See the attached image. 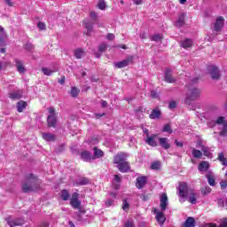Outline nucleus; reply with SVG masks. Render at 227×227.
Masks as SVG:
<instances>
[{
	"mask_svg": "<svg viewBox=\"0 0 227 227\" xmlns=\"http://www.w3.org/2000/svg\"><path fill=\"white\" fill-rule=\"evenodd\" d=\"M129 202H127V200H123V206H122V210H125V212H127V210H129Z\"/></svg>",
	"mask_w": 227,
	"mask_h": 227,
	"instance_id": "48",
	"label": "nucleus"
},
{
	"mask_svg": "<svg viewBox=\"0 0 227 227\" xmlns=\"http://www.w3.org/2000/svg\"><path fill=\"white\" fill-rule=\"evenodd\" d=\"M152 42H161L162 35L160 34H156L151 37Z\"/></svg>",
	"mask_w": 227,
	"mask_h": 227,
	"instance_id": "40",
	"label": "nucleus"
},
{
	"mask_svg": "<svg viewBox=\"0 0 227 227\" xmlns=\"http://www.w3.org/2000/svg\"><path fill=\"white\" fill-rule=\"evenodd\" d=\"M127 157H129V154L125 153H119L115 155L114 159V164H121L123 162H125V160H127Z\"/></svg>",
	"mask_w": 227,
	"mask_h": 227,
	"instance_id": "8",
	"label": "nucleus"
},
{
	"mask_svg": "<svg viewBox=\"0 0 227 227\" xmlns=\"http://www.w3.org/2000/svg\"><path fill=\"white\" fill-rule=\"evenodd\" d=\"M94 160L95 159H102V157H104V151L97 148V147H94Z\"/></svg>",
	"mask_w": 227,
	"mask_h": 227,
	"instance_id": "30",
	"label": "nucleus"
},
{
	"mask_svg": "<svg viewBox=\"0 0 227 227\" xmlns=\"http://www.w3.org/2000/svg\"><path fill=\"white\" fill-rule=\"evenodd\" d=\"M217 160L221 162L223 166H227V158L224 157L223 153H219L217 155Z\"/></svg>",
	"mask_w": 227,
	"mask_h": 227,
	"instance_id": "31",
	"label": "nucleus"
},
{
	"mask_svg": "<svg viewBox=\"0 0 227 227\" xmlns=\"http://www.w3.org/2000/svg\"><path fill=\"white\" fill-rule=\"evenodd\" d=\"M156 219L159 223V224H164V223H166V216H164V213L162 212H158L156 214Z\"/></svg>",
	"mask_w": 227,
	"mask_h": 227,
	"instance_id": "29",
	"label": "nucleus"
},
{
	"mask_svg": "<svg viewBox=\"0 0 227 227\" xmlns=\"http://www.w3.org/2000/svg\"><path fill=\"white\" fill-rule=\"evenodd\" d=\"M204 227H217V225H216L215 223H206V224L204 225Z\"/></svg>",
	"mask_w": 227,
	"mask_h": 227,
	"instance_id": "59",
	"label": "nucleus"
},
{
	"mask_svg": "<svg viewBox=\"0 0 227 227\" xmlns=\"http://www.w3.org/2000/svg\"><path fill=\"white\" fill-rule=\"evenodd\" d=\"M106 38H107L109 41H113V40H114V34H108V35H106Z\"/></svg>",
	"mask_w": 227,
	"mask_h": 227,
	"instance_id": "57",
	"label": "nucleus"
},
{
	"mask_svg": "<svg viewBox=\"0 0 227 227\" xmlns=\"http://www.w3.org/2000/svg\"><path fill=\"white\" fill-rule=\"evenodd\" d=\"M124 227H134V221H132V220H128V221L124 223Z\"/></svg>",
	"mask_w": 227,
	"mask_h": 227,
	"instance_id": "49",
	"label": "nucleus"
},
{
	"mask_svg": "<svg viewBox=\"0 0 227 227\" xmlns=\"http://www.w3.org/2000/svg\"><path fill=\"white\" fill-rule=\"evenodd\" d=\"M151 97H152V98H159V93H157V91H155V90H152Z\"/></svg>",
	"mask_w": 227,
	"mask_h": 227,
	"instance_id": "52",
	"label": "nucleus"
},
{
	"mask_svg": "<svg viewBox=\"0 0 227 227\" xmlns=\"http://www.w3.org/2000/svg\"><path fill=\"white\" fill-rule=\"evenodd\" d=\"M117 168L119 171H121V173H127V171L130 169V165L129 164V162L124 161L117 165Z\"/></svg>",
	"mask_w": 227,
	"mask_h": 227,
	"instance_id": "20",
	"label": "nucleus"
},
{
	"mask_svg": "<svg viewBox=\"0 0 227 227\" xmlns=\"http://www.w3.org/2000/svg\"><path fill=\"white\" fill-rule=\"evenodd\" d=\"M224 27V18L222 16L218 17L214 24V31L216 33L221 31Z\"/></svg>",
	"mask_w": 227,
	"mask_h": 227,
	"instance_id": "9",
	"label": "nucleus"
},
{
	"mask_svg": "<svg viewBox=\"0 0 227 227\" xmlns=\"http://www.w3.org/2000/svg\"><path fill=\"white\" fill-rule=\"evenodd\" d=\"M9 98L12 100H19V98H22V90H17L9 94Z\"/></svg>",
	"mask_w": 227,
	"mask_h": 227,
	"instance_id": "24",
	"label": "nucleus"
},
{
	"mask_svg": "<svg viewBox=\"0 0 227 227\" xmlns=\"http://www.w3.org/2000/svg\"><path fill=\"white\" fill-rule=\"evenodd\" d=\"M160 110H159V108H155L152 111L149 118H151V120H159V118H160Z\"/></svg>",
	"mask_w": 227,
	"mask_h": 227,
	"instance_id": "23",
	"label": "nucleus"
},
{
	"mask_svg": "<svg viewBox=\"0 0 227 227\" xmlns=\"http://www.w3.org/2000/svg\"><path fill=\"white\" fill-rule=\"evenodd\" d=\"M216 123L218 125H222V123H223V128L222 129V131L220 132V136H223V137L227 136V121L224 122V117H219L216 120Z\"/></svg>",
	"mask_w": 227,
	"mask_h": 227,
	"instance_id": "10",
	"label": "nucleus"
},
{
	"mask_svg": "<svg viewBox=\"0 0 227 227\" xmlns=\"http://www.w3.org/2000/svg\"><path fill=\"white\" fill-rule=\"evenodd\" d=\"M114 201V200H111V199L107 200L106 201V207H111V206L113 205Z\"/></svg>",
	"mask_w": 227,
	"mask_h": 227,
	"instance_id": "55",
	"label": "nucleus"
},
{
	"mask_svg": "<svg viewBox=\"0 0 227 227\" xmlns=\"http://www.w3.org/2000/svg\"><path fill=\"white\" fill-rule=\"evenodd\" d=\"M176 107V102L175 101H170L168 104V108L169 109H175Z\"/></svg>",
	"mask_w": 227,
	"mask_h": 227,
	"instance_id": "51",
	"label": "nucleus"
},
{
	"mask_svg": "<svg viewBox=\"0 0 227 227\" xmlns=\"http://www.w3.org/2000/svg\"><path fill=\"white\" fill-rule=\"evenodd\" d=\"M70 204L71 207H73V208L76 210H79V208H81V200H79V193L74 192L72 194Z\"/></svg>",
	"mask_w": 227,
	"mask_h": 227,
	"instance_id": "7",
	"label": "nucleus"
},
{
	"mask_svg": "<svg viewBox=\"0 0 227 227\" xmlns=\"http://www.w3.org/2000/svg\"><path fill=\"white\" fill-rule=\"evenodd\" d=\"M25 49L27 51H33V44H31V43H27L25 44Z\"/></svg>",
	"mask_w": 227,
	"mask_h": 227,
	"instance_id": "53",
	"label": "nucleus"
},
{
	"mask_svg": "<svg viewBox=\"0 0 227 227\" xmlns=\"http://www.w3.org/2000/svg\"><path fill=\"white\" fill-rule=\"evenodd\" d=\"M133 3L137 5L143 4V0H133Z\"/></svg>",
	"mask_w": 227,
	"mask_h": 227,
	"instance_id": "60",
	"label": "nucleus"
},
{
	"mask_svg": "<svg viewBox=\"0 0 227 227\" xmlns=\"http://www.w3.org/2000/svg\"><path fill=\"white\" fill-rule=\"evenodd\" d=\"M61 198L62 200H64V201L68 200V199L70 198V193L68 192V191L63 190L61 192Z\"/></svg>",
	"mask_w": 227,
	"mask_h": 227,
	"instance_id": "39",
	"label": "nucleus"
},
{
	"mask_svg": "<svg viewBox=\"0 0 227 227\" xmlns=\"http://www.w3.org/2000/svg\"><path fill=\"white\" fill-rule=\"evenodd\" d=\"M147 178L146 176H140L137 178L136 185L137 189H143L146 185Z\"/></svg>",
	"mask_w": 227,
	"mask_h": 227,
	"instance_id": "19",
	"label": "nucleus"
},
{
	"mask_svg": "<svg viewBox=\"0 0 227 227\" xmlns=\"http://www.w3.org/2000/svg\"><path fill=\"white\" fill-rule=\"evenodd\" d=\"M90 19H92V20L95 22V20H97V12H90Z\"/></svg>",
	"mask_w": 227,
	"mask_h": 227,
	"instance_id": "54",
	"label": "nucleus"
},
{
	"mask_svg": "<svg viewBox=\"0 0 227 227\" xmlns=\"http://www.w3.org/2000/svg\"><path fill=\"white\" fill-rule=\"evenodd\" d=\"M202 194H210V192H212V189H210V187L206 186L204 189L201 190Z\"/></svg>",
	"mask_w": 227,
	"mask_h": 227,
	"instance_id": "47",
	"label": "nucleus"
},
{
	"mask_svg": "<svg viewBox=\"0 0 227 227\" xmlns=\"http://www.w3.org/2000/svg\"><path fill=\"white\" fill-rule=\"evenodd\" d=\"M171 74H172L171 68H167L165 70V82H169V83L176 82V80L173 77V75Z\"/></svg>",
	"mask_w": 227,
	"mask_h": 227,
	"instance_id": "17",
	"label": "nucleus"
},
{
	"mask_svg": "<svg viewBox=\"0 0 227 227\" xmlns=\"http://www.w3.org/2000/svg\"><path fill=\"white\" fill-rule=\"evenodd\" d=\"M42 72L44 75H52L56 72V69L51 70L48 67H42Z\"/></svg>",
	"mask_w": 227,
	"mask_h": 227,
	"instance_id": "36",
	"label": "nucleus"
},
{
	"mask_svg": "<svg viewBox=\"0 0 227 227\" xmlns=\"http://www.w3.org/2000/svg\"><path fill=\"white\" fill-rule=\"evenodd\" d=\"M4 3L7 6H13V2H12V0H4Z\"/></svg>",
	"mask_w": 227,
	"mask_h": 227,
	"instance_id": "58",
	"label": "nucleus"
},
{
	"mask_svg": "<svg viewBox=\"0 0 227 227\" xmlns=\"http://www.w3.org/2000/svg\"><path fill=\"white\" fill-rule=\"evenodd\" d=\"M81 159L84 160V162H91L92 160H95V157L91 156V153L88 151H83L81 153Z\"/></svg>",
	"mask_w": 227,
	"mask_h": 227,
	"instance_id": "15",
	"label": "nucleus"
},
{
	"mask_svg": "<svg viewBox=\"0 0 227 227\" xmlns=\"http://www.w3.org/2000/svg\"><path fill=\"white\" fill-rule=\"evenodd\" d=\"M144 134L146 135V137H150V133L148 131V129H144Z\"/></svg>",
	"mask_w": 227,
	"mask_h": 227,
	"instance_id": "64",
	"label": "nucleus"
},
{
	"mask_svg": "<svg viewBox=\"0 0 227 227\" xmlns=\"http://www.w3.org/2000/svg\"><path fill=\"white\" fill-rule=\"evenodd\" d=\"M98 51H99V52H106V51H107V43H102L98 46Z\"/></svg>",
	"mask_w": 227,
	"mask_h": 227,
	"instance_id": "42",
	"label": "nucleus"
},
{
	"mask_svg": "<svg viewBox=\"0 0 227 227\" xmlns=\"http://www.w3.org/2000/svg\"><path fill=\"white\" fill-rule=\"evenodd\" d=\"M199 171H208V162L201 161L199 164Z\"/></svg>",
	"mask_w": 227,
	"mask_h": 227,
	"instance_id": "32",
	"label": "nucleus"
},
{
	"mask_svg": "<svg viewBox=\"0 0 227 227\" xmlns=\"http://www.w3.org/2000/svg\"><path fill=\"white\" fill-rule=\"evenodd\" d=\"M48 127L56 128V123H58V118L56 117V110L54 109V106H51L50 108H48Z\"/></svg>",
	"mask_w": 227,
	"mask_h": 227,
	"instance_id": "3",
	"label": "nucleus"
},
{
	"mask_svg": "<svg viewBox=\"0 0 227 227\" xmlns=\"http://www.w3.org/2000/svg\"><path fill=\"white\" fill-rule=\"evenodd\" d=\"M23 192H38L42 189V181L35 174H27L22 182Z\"/></svg>",
	"mask_w": 227,
	"mask_h": 227,
	"instance_id": "1",
	"label": "nucleus"
},
{
	"mask_svg": "<svg viewBox=\"0 0 227 227\" xmlns=\"http://www.w3.org/2000/svg\"><path fill=\"white\" fill-rule=\"evenodd\" d=\"M133 61H134V57L129 56L122 61L115 62L114 67L115 68H125V67H129V65H130V63H132Z\"/></svg>",
	"mask_w": 227,
	"mask_h": 227,
	"instance_id": "6",
	"label": "nucleus"
},
{
	"mask_svg": "<svg viewBox=\"0 0 227 227\" xmlns=\"http://www.w3.org/2000/svg\"><path fill=\"white\" fill-rule=\"evenodd\" d=\"M80 91L81 90H79V89H77L76 87H72L71 91H70V95H71V97L75 98L76 97L79 96Z\"/></svg>",
	"mask_w": 227,
	"mask_h": 227,
	"instance_id": "37",
	"label": "nucleus"
},
{
	"mask_svg": "<svg viewBox=\"0 0 227 227\" xmlns=\"http://www.w3.org/2000/svg\"><path fill=\"white\" fill-rule=\"evenodd\" d=\"M175 145H176L179 146V147L184 146V143L178 142V140H175Z\"/></svg>",
	"mask_w": 227,
	"mask_h": 227,
	"instance_id": "61",
	"label": "nucleus"
},
{
	"mask_svg": "<svg viewBox=\"0 0 227 227\" xmlns=\"http://www.w3.org/2000/svg\"><path fill=\"white\" fill-rule=\"evenodd\" d=\"M220 185H221L222 189H226V187H227V182H226V181H222V182L220 183Z\"/></svg>",
	"mask_w": 227,
	"mask_h": 227,
	"instance_id": "56",
	"label": "nucleus"
},
{
	"mask_svg": "<svg viewBox=\"0 0 227 227\" xmlns=\"http://www.w3.org/2000/svg\"><path fill=\"white\" fill-rule=\"evenodd\" d=\"M220 225L218 227H227V218H222L219 221Z\"/></svg>",
	"mask_w": 227,
	"mask_h": 227,
	"instance_id": "46",
	"label": "nucleus"
},
{
	"mask_svg": "<svg viewBox=\"0 0 227 227\" xmlns=\"http://www.w3.org/2000/svg\"><path fill=\"white\" fill-rule=\"evenodd\" d=\"M160 168V162L154 161L151 165V169H159Z\"/></svg>",
	"mask_w": 227,
	"mask_h": 227,
	"instance_id": "44",
	"label": "nucleus"
},
{
	"mask_svg": "<svg viewBox=\"0 0 227 227\" xmlns=\"http://www.w3.org/2000/svg\"><path fill=\"white\" fill-rule=\"evenodd\" d=\"M114 180H115V182H117V184H120V181H121L120 176L115 175L114 176Z\"/></svg>",
	"mask_w": 227,
	"mask_h": 227,
	"instance_id": "63",
	"label": "nucleus"
},
{
	"mask_svg": "<svg viewBox=\"0 0 227 227\" xmlns=\"http://www.w3.org/2000/svg\"><path fill=\"white\" fill-rule=\"evenodd\" d=\"M162 132H168V134H173V129H171V126L169 124H166L163 127Z\"/></svg>",
	"mask_w": 227,
	"mask_h": 227,
	"instance_id": "41",
	"label": "nucleus"
},
{
	"mask_svg": "<svg viewBox=\"0 0 227 227\" xmlns=\"http://www.w3.org/2000/svg\"><path fill=\"white\" fill-rule=\"evenodd\" d=\"M88 184H90V179L87 177H79L75 181L76 185H88Z\"/></svg>",
	"mask_w": 227,
	"mask_h": 227,
	"instance_id": "27",
	"label": "nucleus"
},
{
	"mask_svg": "<svg viewBox=\"0 0 227 227\" xmlns=\"http://www.w3.org/2000/svg\"><path fill=\"white\" fill-rule=\"evenodd\" d=\"M83 26L87 29V35H91L93 33V22L86 20L83 21Z\"/></svg>",
	"mask_w": 227,
	"mask_h": 227,
	"instance_id": "21",
	"label": "nucleus"
},
{
	"mask_svg": "<svg viewBox=\"0 0 227 227\" xmlns=\"http://www.w3.org/2000/svg\"><path fill=\"white\" fill-rule=\"evenodd\" d=\"M192 156L194 157V159H201V157L203 156V153H201V151L198 149L193 148Z\"/></svg>",
	"mask_w": 227,
	"mask_h": 227,
	"instance_id": "34",
	"label": "nucleus"
},
{
	"mask_svg": "<svg viewBox=\"0 0 227 227\" xmlns=\"http://www.w3.org/2000/svg\"><path fill=\"white\" fill-rule=\"evenodd\" d=\"M101 106L107 107V102L106 100H101Z\"/></svg>",
	"mask_w": 227,
	"mask_h": 227,
	"instance_id": "62",
	"label": "nucleus"
},
{
	"mask_svg": "<svg viewBox=\"0 0 227 227\" xmlns=\"http://www.w3.org/2000/svg\"><path fill=\"white\" fill-rule=\"evenodd\" d=\"M186 13L185 12H180L178 15V18L175 23L176 27H182V26H184V24H185V17H186Z\"/></svg>",
	"mask_w": 227,
	"mask_h": 227,
	"instance_id": "12",
	"label": "nucleus"
},
{
	"mask_svg": "<svg viewBox=\"0 0 227 227\" xmlns=\"http://www.w3.org/2000/svg\"><path fill=\"white\" fill-rule=\"evenodd\" d=\"M201 91H200L199 89L193 88V89H189L187 94H186V99L185 102L189 103L191 100H196L198 97H200Z\"/></svg>",
	"mask_w": 227,
	"mask_h": 227,
	"instance_id": "4",
	"label": "nucleus"
},
{
	"mask_svg": "<svg viewBox=\"0 0 227 227\" xmlns=\"http://www.w3.org/2000/svg\"><path fill=\"white\" fill-rule=\"evenodd\" d=\"M201 152H203L206 157H212V153H210V149L206 146H202Z\"/></svg>",
	"mask_w": 227,
	"mask_h": 227,
	"instance_id": "38",
	"label": "nucleus"
},
{
	"mask_svg": "<svg viewBox=\"0 0 227 227\" xmlns=\"http://www.w3.org/2000/svg\"><path fill=\"white\" fill-rule=\"evenodd\" d=\"M195 220L193 217H188L186 221L183 223L182 227H194Z\"/></svg>",
	"mask_w": 227,
	"mask_h": 227,
	"instance_id": "25",
	"label": "nucleus"
},
{
	"mask_svg": "<svg viewBox=\"0 0 227 227\" xmlns=\"http://www.w3.org/2000/svg\"><path fill=\"white\" fill-rule=\"evenodd\" d=\"M168 194L163 193L160 199V207L162 212H164V210H166V208H168Z\"/></svg>",
	"mask_w": 227,
	"mask_h": 227,
	"instance_id": "14",
	"label": "nucleus"
},
{
	"mask_svg": "<svg viewBox=\"0 0 227 227\" xmlns=\"http://www.w3.org/2000/svg\"><path fill=\"white\" fill-rule=\"evenodd\" d=\"M178 196L179 198L187 199L192 203V205H196L198 203V193L187 184L185 182H182L178 186Z\"/></svg>",
	"mask_w": 227,
	"mask_h": 227,
	"instance_id": "2",
	"label": "nucleus"
},
{
	"mask_svg": "<svg viewBox=\"0 0 227 227\" xmlns=\"http://www.w3.org/2000/svg\"><path fill=\"white\" fill-rule=\"evenodd\" d=\"M207 72L211 76V79H213L214 81H219V79H221V71H219V68H217V67L209 66L207 67Z\"/></svg>",
	"mask_w": 227,
	"mask_h": 227,
	"instance_id": "5",
	"label": "nucleus"
},
{
	"mask_svg": "<svg viewBox=\"0 0 227 227\" xmlns=\"http://www.w3.org/2000/svg\"><path fill=\"white\" fill-rule=\"evenodd\" d=\"M207 182H208L209 185H212V187H214V185H215V179L210 176H207Z\"/></svg>",
	"mask_w": 227,
	"mask_h": 227,
	"instance_id": "45",
	"label": "nucleus"
},
{
	"mask_svg": "<svg viewBox=\"0 0 227 227\" xmlns=\"http://www.w3.org/2000/svg\"><path fill=\"white\" fill-rule=\"evenodd\" d=\"M181 45L184 49H189V47H192V40L185 39L182 42Z\"/></svg>",
	"mask_w": 227,
	"mask_h": 227,
	"instance_id": "33",
	"label": "nucleus"
},
{
	"mask_svg": "<svg viewBox=\"0 0 227 227\" xmlns=\"http://www.w3.org/2000/svg\"><path fill=\"white\" fill-rule=\"evenodd\" d=\"M157 134H153L145 139L146 145H149V146H157Z\"/></svg>",
	"mask_w": 227,
	"mask_h": 227,
	"instance_id": "16",
	"label": "nucleus"
},
{
	"mask_svg": "<svg viewBox=\"0 0 227 227\" xmlns=\"http://www.w3.org/2000/svg\"><path fill=\"white\" fill-rule=\"evenodd\" d=\"M7 224L11 227H15V226H22L24 224V219L22 218H18V219H7Z\"/></svg>",
	"mask_w": 227,
	"mask_h": 227,
	"instance_id": "11",
	"label": "nucleus"
},
{
	"mask_svg": "<svg viewBox=\"0 0 227 227\" xmlns=\"http://www.w3.org/2000/svg\"><path fill=\"white\" fill-rule=\"evenodd\" d=\"M98 8L99 10H106V1L99 0L98 3Z\"/></svg>",
	"mask_w": 227,
	"mask_h": 227,
	"instance_id": "43",
	"label": "nucleus"
},
{
	"mask_svg": "<svg viewBox=\"0 0 227 227\" xmlns=\"http://www.w3.org/2000/svg\"><path fill=\"white\" fill-rule=\"evenodd\" d=\"M6 40V32L4 28L0 26V47H4Z\"/></svg>",
	"mask_w": 227,
	"mask_h": 227,
	"instance_id": "22",
	"label": "nucleus"
},
{
	"mask_svg": "<svg viewBox=\"0 0 227 227\" xmlns=\"http://www.w3.org/2000/svg\"><path fill=\"white\" fill-rule=\"evenodd\" d=\"M14 62L19 74H24L26 72V67H24V63L22 62V60L15 59Z\"/></svg>",
	"mask_w": 227,
	"mask_h": 227,
	"instance_id": "18",
	"label": "nucleus"
},
{
	"mask_svg": "<svg viewBox=\"0 0 227 227\" xmlns=\"http://www.w3.org/2000/svg\"><path fill=\"white\" fill-rule=\"evenodd\" d=\"M37 27L41 30L43 31L45 29V23L43 22H39L37 23Z\"/></svg>",
	"mask_w": 227,
	"mask_h": 227,
	"instance_id": "50",
	"label": "nucleus"
},
{
	"mask_svg": "<svg viewBox=\"0 0 227 227\" xmlns=\"http://www.w3.org/2000/svg\"><path fill=\"white\" fill-rule=\"evenodd\" d=\"M82 56H84V50L83 49H77L74 51V57L77 59H81V58H82Z\"/></svg>",
	"mask_w": 227,
	"mask_h": 227,
	"instance_id": "35",
	"label": "nucleus"
},
{
	"mask_svg": "<svg viewBox=\"0 0 227 227\" xmlns=\"http://www.w3.org/2000/svg\"><path fill=\"white\" fill-rule=\"evenodd\" d=\"M159 143L160 146H161L163 150H169L171 148V145L169 144V139H168V137H160Z\"/></svg>",
	"mask_w": 227,
	"mask_h": 227,
	"instance_id": "13",
	"label": "nucleus"
},
{
	"mask_svg": "<svg viewBox=\"0 0 227 227\" xmlns=\"http://www.w3.org/2000/svg\"><path fill=\"white\" fill-rule=\"evenodd\" d=\"M26 107H27V103L26 101H19L17 103L18 113H22V111H24V109H26Z\"/></svg>",
	"mask_w": 227,
	"mask_h": 227,
	"instance_id": "28",
	"label": "nucleus"
},
{
	"mask_svg": "<svg viewBox=\"0 0 227 227\" xmlns=\"http://www.w3.org/2000/svg\"><path fill=\"white\" fill-rule=\"evenodd\" d=\"M43 139L44 141H56V135L52 133H43Z\"/></svg>",
	"mask_w": 227,
	"mask_h": 227,
	"instance_id": "26",
	"label": "nucleus"
}]
</instances>
